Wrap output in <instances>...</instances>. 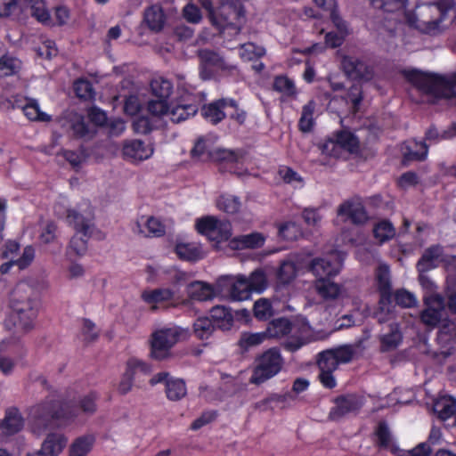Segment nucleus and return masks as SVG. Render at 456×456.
Masks as SVG:
<instances>
[{"label": "nucleus", "mask_w": 456, "mask_h": 456, "mask_svg": "<svg viewBox=\"0 0 456 456\" xmlns=\"http://www.w3.org/2000/svg\"><path fill=\"white\" fill-rule=\"evenodd\" d=\"M433 410L442 420L453 419L452 425L456 426V400L453 397L440 396L435 401Z\"/></svg>", "instance_id": "bb28decb"}, {"label": "nucleus", "mask_w": 456, "mask_h": 456, "mask_svg": "<svg viewBox=\"0 0 456 456\" xmlns=\"http://www.w3.org/2000/svg\"><path fill=\"white\" fill-rule=\"evenodd\" d=\"M134 232L145 237H160L165 234L166 227L154 216H142L137 220Z\"/></svg>", "instance_id": "b1692460"}, {"label": "nucleus", "mask_w": 456, "mask_h": 456, "mask_svg": "<svg viewBox=\"0 0 456 456\" xmlns=\"http://www.w3.org/2000/svg\"><path fill=\"white\" fill-rule=\"evenodd\" d=\"M66 221L75 232L90 238L94 228V210L88 201H83L67 210Z\"/></svg>", "instance_id": "1a4fd4ad"}, {"label": "nucleus", "mask_w": 456, "mask_h": 456, "mask_svg": "<svg viewBox=\"0 0 456 456\" xmlns=\"http://www.w3.org/2000/svg\"><path fill=\"white\" fill-rule=\"evenodd\" d=\"M315 110V102L310 101L303 107L301 118L299 119V127L303 132L310 131L314 124V114Z\"/></svg>", "instance_id": "603ef678"}, {"label": "nucleus", "mask_w": 456, "mask_h": 456, "mask_svg": "<svg viewBox=\"0 0 456 456\" xmlns=\"http://www.w3.org/2000/svg\"><path fill=\"white\" fill-rule=\"evenodd\" d=\"M191 98V95H187L186 99L177 102L172 101L168 119L179 123L194 116L198 111V104L194 99Z\"/></svg>", "instance_id": "412c9836"}, {"label": "nucleus", "mask_w": 456, "mask_h": 456, "mask_svg": "<svg viewBox=\"0 0 456 456\" xmlns=\"http://www.w3.org/2000/svg\"><path fill=\"white\" fill-rule=\"evenodd\" d=\"M74 90L77 97L81 99H91L94 96L92 85L89 81L79 79L74 84Z\"/></svg>", "instance_id": "69168bd1"}, {"label": "nucleus", "mask_w": 456, "mask_h": 456, "mask_svg": "<svg viewBox=\"0 0 456 456\" xmlns=\"http://www.w3.org/2000/svg\"><path fill=\"white\" fill-rule=\"evenodd\" d=\"M294 330L295 327L291 325L289 320L280 318L268 324L265 334L269 338H281Z\"/></svg>", "instance_id": "58836bf2"}, {"label": "nucleus", "mask_w": 456, "mask_h": 456, "mask_svg": "<svg viewBox=\"0 0 456 456\" xmlns=\"http://www.w3.org/2000/svg\"><path fill=\"white\" fill-rule=\"evenodd\" d=\"M330 19L338 33H327L325 36V45L330 48H336L343 44L348 31L346 22L340 18L337 12L332 11Z\"/></svg>", "instance_id": "a878e982"}, {"label": "nucleus", "mask_w": 456, "mask_h": 456, "mask_svg": "<svg viewBox=\"0 0 456 456\" xmlns=\"http://www.w3.org/2000/svg\"><path fill=\"white\" fill-rule=\"evenodd\" d=\"M376 282L380 292L379 313L377 317L379 322L389 320L391 308V279L388 265L380 264L376 270Z\"/></svg>", "instance_id": "f8f14e48"}, {"label": "nucleus", "mask_w": 456, "mask_h": 456, "mask_svg": "<svg viewBox=\"0 0 456 456\" xmlns=\"http://www.w3.org/2000/svg\"><path fill=\"white\" fill-rule=\"evenodd\" d=\"M443 248L439 246L428 248L418 262L417 268L419 273H425L435 268L440 262L444 261Z\"/></svg>", "instance_id": "c756f323"}, {"label": "nucleus", "mask_w": 456, "mask_h": 456, "mask_svg": "<svg viewBox=\"0 0 456 456\" xmlns=\"http://www.w3.org/2000/svg\"><path fill=\"white\" fill-rule=\"evenodd\" d=\"M94 442V437L89 435L76 438L69 447L68 456H87L93 450Z\"/></svg>", "instance_id": "72a5a7b5"}, {"label": "nucleus", "mask_w": 456, "mask_h": 456, "mask_svg": "<svg viewBox=\"0 0 456 456\" xmlns=\"http://www.w3.org/2000/svg\"><path fill=\"white\" fill-rule=\"evenodd\" d=\"M279 234L284 240H294L302 235V231L296 222L288 221L279 226Z\"/></svg>", "instance_id": "6e6d98bb"}, {"label": "nucleus", "mask_w": 456, "mask_h": 456, "mask_svg": "<svg viewBox=\"0 0 456 456\" xmlns=\"http://www.w3.org/2000/svg\"><path fill=\"white\" fill-rule=\"evenodd\" d=\"M338 217L350 220L354 224H362L368 219L363 205L359 200H350L341 204L338 209Z\"/></svg>", "instance_id": "aec40b11"}, {"label": "nucleus", "mask_w": 456, "mask_h": 456, "mask_svg": "<svg viewBox=\"0 0 456 456\" xmlns=\"http://www.w3.org/2000/svg\"><path fill=\"white\" fill-rule=\"evenodd\" d=\"M187 389L185 383L181 379L171 378L166 387L167 397L171 401H178L186 395Z\"/></svg>", "instance_id": "79ce46f5"}, {"label": "nucleus", "mask_w": 456, "mask_h": 456, "mask_svg": "<svg viewBox=\"0 0 456 456\" xmlns=\"http://www.w3.org/2000/svg\"><path fill=\"white\" fill-rule=\"evenodd\" d=\"M25 424V419L19 409L11 407L6 409L4 418L0 422V428H21Z\"/></svg>", "instance_id": "c03bdc74"}, {"label": "nucleus", "mask_w": 456, "mask_h": 456, "mask_svg": "<svg viewBox=\"0 0 456 456\" xmlns=\"http://www.w3.org/2000/svg\"><path fill=\"white\" fill-rule=\"evenodd\" d=\"M20 68V61L12 56L4 55L0 58V77L14 74Z\"/></svg>", "instance_id": "4d7b16f0"}, {"label": "nucleus", "mask_w": 456, "mask_h": 456, "mask_svg": "<svg viewBox=\"0 0 456 456\" xmlns=\"http://www.w3.org/2000/svg\"><path fill=\"white\" fill-rule=\"evenodd\" d=\"M24 115L34 121H49L50 116L41 111L39 104L36 100H28L22 108Z\"/></svg>", "instance_id": "09e8293b"}, {"label": "nucleus", "mask_w": 456, "mask_h": 456, "mask_svg": "<svg viewBox=\"0 0 456 456\" xmlns=\"http://www.w3.org/2000/svg\"><path fill=\"white\" fill-rule=\"evenodd\" d=\"M211 318L215 321L223 322L225 324H229L232 320V315L230 310L223 305H216L210 311Z\"/></svg>", "instance_id": "338daca9"}, {"label": "nucleus", "mask_w": 456, "mask_h": 456, "mask_svg": "<svg viewBox=\"0 0 456 456\" xmlns=\"http://www.w3.org/2000/svg\"><path fill=\"white\" fill-rule=\"evenodd\" d=\"M265 241V237L262 233L252 232L232 238L229 240V247L234 250L257 248L262 247Z\"/></svg>", "instance_id": "cd10ccee"}, {"label": "nucleus", "mask_w": 456, "mask_h": 456, "mask_svg": "<svg viewBox=\"0 0 456 456\" xmlns=\"http://www.w3.org/2000/svg\"><path fill=\"white\" fill-rule=\"evenodd\" d=\"M423 302L425 308L420 313V321L425 326L433 329L444 315V299L440 294L424 295Z\"/></svg>", "instance_id": "2eb2a0df"}, {"label": "nucleus", "mask_w": 456, "mask_h": 456, "mask_svg": "<svg viewBox=\"0 0 456 456\" xmlns=\"http://www.w3.org/2000/svg\"><path fill=\"white\" fill-rule=\"evenodd\" d=\"M97 400L98 395L89 392L64 403L55 411L52 402H43L28 408V419L32 423L55 419L67 425H84L87 418L96 411Z\"/></svg>", "instance_id": "7ed1b4c3"}, {"label": "nucleus", "mask_w": 456, "mask_h": 456, "mask_svg": "<svg viewBox=\"0 0 456 456\" xmlns=\"http://www.w3.org/2000/svg\"><path fill=\"white\" fill-rule=\"evenodd\" d=\"M373 234L379 243L382 244L394 238L395 230L390 222L381 221L374 226Z\"/></svg>", "instance_id": "49530a36"}, {"label": "nucleus", "mask_w": 456, "mask_h": 456, "mask_svg": "<svg viewBox=\"0 0 456 456\" xmlns=\"http://www.w3.org/2000/svg\"><path fill=\"white\" fill-rule=\"evenodd\" d=\"M283 366V359L279 350L271 348L264 352L255 361L249 382L260 385L276 376Z\"/></svg>", "instance_id": "0eeeda50"}, {"label": "nucleus", "mask_w": 456, "mask_h": 456, "mask_svg": "<svg viewBox=\"0 0 456 456\" xmlns=\"http://www.w3.org/2000/svg\"><path fill=\"white\" fill-rule=\"evenodd\" d=\"M404 74L408 80L422 93L436 98L456 100V72L448 76H440L408 70Z\"/></svg>", "instance_id": "20e7f679"}, {"label": "nucleus", "mask_w": 456, "mask_h": 456, "mask_svg": "<svg viewBox=\"0 0 456 456\" xmlns=\"http://www.w3.org/2000/svg\"><path fill=\"white\" fill-rule=\"evenodd\" d=\"M175 291L170 289H155L144 290L142 293V300L151 305L152 309L157 308V305L166 303L173 299Z\"/></svg>", "instance_id": "2f4dec72"}, {"label": "nucleus", "mask_w": 456, "mask_h": 456, "mask_svg": "<svg viewBox=\"0 0 456 456\" xmlns=\"http://www.w3.org/2000/svg\"><path fill=\"white\" fill-rule=\"evenodd\" d=\"M178 256L183 260L196 261L203 257L201 248L197 243L180 242L175 247Z\"/></svg>", "instance_id": "e433bc0d"}, {"label": "nucleus", "mask_w": 456, "mask_h": 456, "mask_svg": "<svg viewBox=\"0 0 456 456\" xmlns=\"http://www.w3.org/2000/svg\"><path fill=\"white\" fill-rule=\"evenodd\" d=\"M234 107L233 100L222 99L204 106L202 115L208 121L216 124L227 116L229 109H234Z\"/></svg>", "instance_id": "5701e85b"}, {"label": "nucleus", "mask_w": 456, "mask_h": 456, "mask_svg": "<svg viewBox=\"0 0 456 456\" xmlns=\"http://www.w3.org/2000/svg\"><path fill=\"white\" fill-rule=\"evenodd\" d=\"M144 21L152 31H160L166 23V15L161 6L152 5L144 12Z\"/></svg>", "instance_id": "473e14b6"}, {"label": "nucleus", "mask_w": 456, "mask_h": 456, "mask_svg": "<svg viewBox=\"0 0 456 456\" xmlns=\"http://www.w3.org/2000/svg\"><path fill=\"white\" fill-rule=\"evenodd\" d=\"M298 268L296 263L290 259L284 260L277 271V281L279 285H288L297 276Z\"/></svg>", "instance_id": "c9c22d12"}, {"label": "nucleus", "mask_w": 456, "mask_h": 456, "mask_svg": "<svg viewBox=\"0 0 456 456\" xmlns=\"http://www.w3.org/2000/svg\"><path fill=\"white\" fill-rule=\"evenodd\" d=\"M395 300L397 305L407 308L416 306L418 304L416 296L406 289L396 290L395 293Z\"/></svg>", "instance_id": "052dcab7"}, {"label": "nucleus", "mask_w": 456, "mask_h": 456, "mask_svg": "<svg viewBox=\"0 0 456 456\" xmlns=\"http://www.w3.org/2000/svg\"><path fill=\"white\" fill-rule=\"evenodd\" d=\"M375 436L377 437L376 444L381 450H387L394 456H400L401 449L393 441L390 429H376Z\"/></svg>", "instance_id": "4c0bfd02"}, {"label": "nucleus", "mask_w": 456, "mask_h": 456, "mask_svg": "<svg viewBox=\"0 0 456 456\" xmlns=\"http://www.w3.org/2000/svg\"><path fill=\"white\" fill-rule=\"evenodd\" d=\"M344 71L352 78L370 81L374 76L373 68L354 57L344 56L341 61Z\"/></svg>", "instance_id": "6ab92c4d"}, {"label": "nucleus", "mask_w": 456, "mask_h": 456, "mask_svg": "<svg viewBox=\"0 0 456 456\" xmlns=\"http://www.w3.org/2000/svg\"><path fill=\"white\" fill-rule=\"evenodd\" d=\"M201 5L209 12V18L214 26L227 36L238 35L245 23L244 10L240 5L223 3L217 12L212 9L209 0H202Z\"/></svg>", "instance_id": "39448f33"}, {"label": "nucleus", "mask_w": 456, "mask_h": 456, "mask_svg": "<svg viewBox=\"0 0 456 456\" xmlns=\"http://www.w3.org/2000/svg\"><path fill=\"white\" fill-rule=\"evenodd\" d=\"M212 150L213 149H210L209 143L206 140L200 138L196 142L192 148L191 156L195 159L208 161L209 160Z\"/></svg>", "instance_id": "13d9d810"}, {"label": "nucleus", "mask_w": 456, "mask_h": 456, "mask_svg": "<svg viewBox=\"0 0 456 456\" xmlns=\"http://www.w3.org/2000/svg\"><path fill=\"white\" fill-rule=\"evenodd\" d=\"M218 288L221 289L222 297H229L233 301L247 300L252 294L247 277L241 274L220 278Z\"/></svg>", "instance_id": "4468645a"}, {"label": "nucleus", "mask_w": 456, "mask_h": 456, "mask_svg": "<svg viewBox=\"0 0 456 456\" xmlns=\"http://www.w3.org/2000/svg\"><path fill=\"white\" fill-rule=\"evenodd\" d=\"M278 174L281 180L287 183L292 184L294 187H301L303 185L301 176L288 167H281Z\"/></svg>", "instance_id": "680f3d73"}, {"label": "nucleus", "mask_w": 456, "mask_h": 456, "mask_svg": "<svg viewBox=\"0 0 456 456\" xmlns=\"http://www.w3.org/2000/svg\"><path fill=\"white\" fill-rule=\"evenodd\" d=\"M273 89L281 94L284 97H294L297 94V89L293 80L286 76L275 77Z\"/></svg>", "instance_id": "a18cd8bd"}, {"label": "nucleus", "mask_w": 456, "mask_h": 456, "mask_svg": "<svg viewBox=\"0 0 456 456\" xmlns=\"http://www.w3.org/2000/svg\"><path fill=\"white\" fill-rule=\"evenodd\" d=\"M216 207L227 214H236L240 207L241 202L239 197L232 194H222L216 200Z\"/></svg>", "instance_id": "a19ab883"}, {"label": "nucleus", "mask_w": 456, "mask_h": 456, "mask_svg": "<svg viewBox=\"0 0 456 456\" xmlns=\"http://www.w3.org/2000/svg\"><path fill=\"white\" fill-rule=\"evenodd\" d=\"M153 152L151 144L136 139L124 142L122 149L124 158L132 163L146 160L153 155Z\"/></svg>", "instance_id": "f3484780"}, {"label": "nucleus", "mask_w": 456, "mask_h": 456, "mask_svg": "<svg viewBox=\"0 0 456 456\" xmlns=\"http://www.w3.org/2000/svg\"><path fill=\"white\" fill-rule=\"evenodd\" d=\"M403 161L423 160L428 155V145L416 140L406 141L401 148Z\"/></svg>", "instance_id": "c85d7f7f"}, {"label": "nucleus", "mask_w": 456, "mask_h": 456, "mask_svg": "<svg viewBox=\"0 0 456 456\" xmlns=\"http://www.w3.org/2000/svg\"><path fill=\"white\" fill-rule=\"evenodd\" d=\"M195 229L216 245L229 240L232 236L231 223L213 216H206L196 219Z\"/></svg>", "instance_id": "6e6552de"}, {"label": "nucleus", "mask_w": 456, "mask_h": 456, "mask_svg": "<svg viewBox=\"0 0 456 456\" xmlns=\"http://www.w3.org/2000/svg\"><path fill=\"white\" fill-rule=\"evenodd\" d=\"M362 99V90L361 86L357 84L352 86L346 94V101L351 102L354 112L358 110Z\"/></svg>", "instance_id": "774afa93"}, {"label": "nucleus", "mask_w": 456, "mask_h": 456, "mask_svg": "<svg viewBox=\"0 0 456 456\" xmlns=\"http://www.w3.org/2000/svg\"><path fill=\"white\" fill-rule=\"evenodd\" d=\"M89 238L85 237L81 232H75V234L69 241L68 253L77 256H83L87 251V240Z\"/></svg>", "instance_id": "8fccbe9b"}, {"label": "nucleus", "mask_w": 456, "mask_h": 456, "mask_svg": "<svg viewBox=\"0 0 456 456\" xmlns=\"http://www.w3.org/2000/svg\"><path fill=\"white\" fill-rule=\"evenodd\" d=\"M200 56L202 62L200 75L202 79H209L215 69L230 70L234 68L232 65L226 63L219 54L212 51H201Z\"/></svg>", "instance_id": "a211bd4d"}, {"label": "nucleus", "mask_w": 456, "mask_h": 456, "mask_svg": "<svg viewBox=\"0 0 456 456\" xmlns=\"http://www.w3.org/2000/svg\"><path fill=\"white\" fill-rule=\"evenodd\" d=\"M237 159L233 151L221 148L213 149L209 158V160L216 162H234Z\"/></svg>", "instance_id": "0e129e2a"}, {"label": "nucleus", "mask_w": 456, "mask_h": 456, "mask_svg": "<svg viewBox=\"0 0 456 456\" xmlns=\"http://www.w3.org/2000/svg\"><path fill=\"white\" fill-rule=\"evenodd\" d=\"M402 339V335L397 327H391V330L387 334L381 337L383 350H390L396 347Z\"/></svg>", "instance_id": "bf43d9fd"}, {"label": "nucleus", "mask_w": 456, "mask_h": 456, "mask_svg": "<svg viewBox=\"0 0 456 456\" xmlns=\"http://www.w3.org/2000/svg\"><path fill=\"white\" fill-rule=\"evenodd\" d=\"M152 94L156 98L168 99L172 93V84L169 80L163 77H158L151 84Z\"/></svg>", "instance_id": "3c124183"}, {"label": "nucleus", "mask_w": 456, "mask_h": 456, "mask_svg": "<svg viewBox=\"0 0 456 456\" xmlns=\"http://www.w3.org/2000/svg\"><path fill=\"white\" fill-rule=\"evenodd\" d=\"M359 148V139L349 130L335 133L321 145L323 154L335 158L339 157L343 151L354 153L357 152Z\"/></svg>", "instance_id": "9d476101"}, {"label": "nucleus", "mask_w": 456, "mask_h": 456, "mask_svg": "<svg viewBox=\"0 0 456 456\" xmlns=\"http://www.w3.org/2000/svg\"><path fill=\"white\" fill-rule=\"evenodd\" d=\"M47 288L44 279L28 277L18 282L10 296L11 313L4 321V327L12 332L15 339L34 328L39 310L38 293Z\"/></svg>", "instance_id": "f03ea898"}, {"label": "nucleus", "mask_w": 456, "mask_h": 456, "mask_svg": "<svg viewBox=\"0 0 456 456\" xmlns=\"http://www.w3.org/2000/svg\"><path fill=\"white\" fill-rule=\"evenodd\" d=\"M126 371L135 380L142 376L149 375L151 371V368L142 360L131 358L126 362Z\"/></svg>", "instance_id": "37998d69"}, {"label": "nucleus", "mask_w": 456, "mask_h": 456, "mask_svg": "<svg viewBox=\"0 0 456 456\" xmlns=\"http://www.w3.org/2000/svg\"><path fill=\"white\" fill-rule=\"evenodd\" d=\"M344 259L345 254L336 249L322 257L313 259L310 270L317 279L332 278L340 273Z\"/></svg>", "instance_id": "ddd939ff"}, {"label": "nucleus", "mask_w": 456, "mask_h": 456, "mask_svg": "<svg viewBox=\"0 0 456 456\" xmlns=\"http://www.w3.org/2000/svg\"><path fill=\"white\" fill-rule=\"evenodd\" d=\"M193 330L200 339H208L214 332L215 324L208 318H199L194 322Z\"/></svg>", "instance_id": "864d4df0"}, {"label": "nucleus", "mask_w": 456, "mask_h": 456, "mask_svg": "<svg viewBox=\"0 0 456 456\" xmlns=\"http://www.w3.org/2000/svg\"><path fill=\"white\" fill-rule=\"evenodd\" d=\"M364 404V397L358 395H346L336 399L330 417L338 420L345 416L356 413Z\"/></svg>", "instance_id": "dca6fc26"}, {"label": "nucleus", "mask_w": 456, "mask_h": 456, "mask_svg": "<svg viewBox=\"0 0 456 456\" xmlns=\"http://www.w3.org/2000/svg\"><path fill=\"white\" fill-rule=\"evenodd\" d=\"M370 4L387 13L384 27L395 35L394 22L404 20L409 27L422 33H435L440 24L455 18L453 0H370Z\"/></svg>", "instance_id": "f257e3e1"}, {"label": "nucleus", "mask_w": 456, "mask_h": 456, "mask_svg": "<svg viewBox=\"0 0 456 456\" xmlns=\"http://www.w3.org/2000/svg\"><path fill=\"white\" fill-rule=\"evenodd\" d=\"M172 102H169L167 99L157 98L149 101L147 104L148 112L156 118H168Z\"/></svg>", "instance_id": "ea45409f"}, {"label": "nucleus", "mask_w": 456, "mask_h": 456, "mask_svg": "<svg viewBox=\"0 0 456 456\" xmlns=\"http://www.w3.org/2000/svg\"><path fill=\"white\" fill-rule=\"evenodd\" d=\"M265 50L253 43H247L240 45L239 49L240 57L246 61H253L265 55Z\"/></svg>", "instance_id": "5fc2aeb1"}, {"label": "nucleus", "mask_w": 456, "mask_h": 456, "mask_svg": "<svg viewBox=\"0 0 456 456\" xmlns=\"http://www.w3.org/2000/svg\"><path fill=\"white\" fill-rule=\"evenodd\" d=\"M188 297L197 301H208L221 297L218 281L214 286L204 281H194L187 287Z\"/></svg>", "instance_id": "4be33fe9"}, {"label": "nucleus", "mask_w": 456, "mask_h": 456, "mask_svg": "<svg viewBox=\"0 0 456 456\" xmlns=\"http://www.w3.org/2000/svg\"><path fill=\"white\" fill-rule=\"evenodd\" d=\"M330 279H316L314 282L315 290L324 299H334L341 292L340 286Z\"/></svg>", "instance_id": "f704fd0d"}, {"label": "nucleus", "mask_w": 456, "mask_h": 456, "mask_svg": "<svg viewBox=\"0 0 456 456\" xmlns=\"http://www.w3.org/2000/svg\"><path fill=\"white\" fill-rule=\"evenodd\" d=\"M356 347H360V343L344 345L319 353L317 359L319 370L335 371L340 364L350 362L355 354Z\"/></svg>", "instance_id": "9b49d317"}, {"label": "nucleus", "mask_w": 456, "mask_h": 456, "mask_svg": "<svg viewBox=\"0 0 456 456\" xmlns=\"http://www.w3.org/2000/svg\"><path fill=\"white\" fill-rule=\"evenodd\" d=\"M21 11H29L30 14L43 24H52L50 12L43 0H23Z\"/></svg>", "instance_id": "7c9ffc66"}, {"label": "nucleus", "mask_w": 456, "mask_h": 456, "mask_svg": "<svg viewBox=\"0 0 456 456\" xmlns=\"http://www.w3.org/2000/svg\"><path fill=\"white\" fill-rule=\"evenodd\" d=\"M187 336V331L178 326H166L155 330L150 339L151 355L156 360L169 357L171 348Z\"/></svg>", "instance_id": "423d86ee"}, {"label": "nucleus", "mask_w": 456, "mask_h": 456, "mask_svg": "<svg viewBox=\"0 0 456 456\" xmlns=\"http://www.w3.org/2000/svg\"><path fill=\"white\" fill-rule=\"evenodd\" d=\"M247 281L251 293H261L267 288V278L263 270L257 269L247 277Z\"/></svg>", "instance_id": "de8ad7c7"}, {"label": "nucleus", "mask_w": 456, "mask_h": 456, "mask_svg": "<svg viewBox=\"0 0 456 456\" xmlns=\"http://www.w3.org/2000/svg\"><path fill=\"white\" fill-rule=\"evenodd\" d=\"M68 438L61 433H50L38 450L45 456H59L65 449Z\"/></svg>", "instance_id": "393cba45"}, {"label": "nucleus", "mask_w": 456, "mask_h": 456, "mask_svg": "<svg viewBox=\"0 0 456 456\" xmlns=\"http://www.w3.org/2000/svg\"><path fill=\"white\" fill-rule=\"evenodd\" d=\"M254 314L259 320H265L272 315V305L269 300L260 298L254 304Z\"/></svg>", "instance_id": "e2e57ef3"}]
</instances>
